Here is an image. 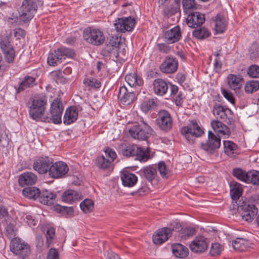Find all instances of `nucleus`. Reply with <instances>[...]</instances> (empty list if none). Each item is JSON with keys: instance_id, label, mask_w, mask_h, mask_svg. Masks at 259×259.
Instances as JSON below:
<instances>
[{"instance_id": "obj_1", "label": "nucleus", "mask_w": 259, "mask_h": 259, "mask_svg": "<svg viewBox=\"0 0 259 259\" xmlns=\"http://www.w3.org/2000/svg\"><path fill=\"white\" fill-rule=\"evenodd\" d=\"M39 3V0H23L19 10L20 21L24 23L30 21L37 12Z\"/></svg>"}, {"instance_id": "obj_2", "label": "nucleus", "mask_w": 259, "mask_h": 259, "mask_svg": "<svg viewBox=\"0 0 259 259\" xmlns=\"http://www.w3.org/2000/svg\"><path fill=\"white\" fill-rule=\"evenodd\" d=\"M47 104V98L45 96L34 99L29 109L30 117L36 121L44 122Z\"/></svg>"}, {"instance_id": "obj_3", "label": "nucleus", "mask_w": 259, "mask_h": 259, "mask_svg": "<svg viewBox=\"0 0 259 259\" xmlns=\"http://www.w3.org/2000/svg\"><path fill=\"white\" fill-rule=\"evenodd\" d=\"M64 108L60 99L56 98L51 104L50 111L43 118L44 122L60 124L62 122V115Z\"/></svg>"}, {"instance_id": "obj_4", "label": "nucleus", "mask_w": 259, "mask_h": 259, "mask_svg": "<svg viewBox=\"0 0 259 259\" xmlns=\"http://www.w3.org/2000/svg\"><path fill=\"white\" fill-rule=\"evenodd\" d=\"M152 131V128L143 119L140 122H135L128 130L132 137L141 140L148 139Z\"/></svg>"}, {"instance_id": "obj_5", "label": "nucleus", "mask_w": 259, "mask_h": 259, "mask_svg": "<svg viewBox=\"0 0 259 259\" xmlns=\"http://www.w3.org/2000/svg\"><path fill=\"white\" fill-rule=\"evenodd\" d=\"M181 133L189 143H194L195 138L201 137L204 132L197 121L194 119L191 120L187 126L182 128Z\"/></svg>"}, {"instance_id": "obj_6", "label": "nucleus", "mask_w": 259, "mask_h": 259, "mask_svg": "<svg viewBox=\"0 0 259 259\" xmlns=\"http://www.w3.org/2000/svg\"><path fill=\"white\" fill-rule=\"evenodd\" d=\"M83 37L88 42L95 46L103 44L105 40L102 31L91 27H88L83 30Z\"/></svg>"}, {"instance_id": "obj_7", "label": "nucleus", "mask_w": 259, "mask_h": 259, "mask_svg": "<svg viewBox=\"0 0 259 259\" xmlns=\"http://www.w3.org/2000/svg\"><path fill=\"white\" fill-rule=\"evenodd\" d=\"M10 249L14 253L22 259L27 258L30 253L29 245L18 238H15L11 241Z\"/></svg>"}, {"instance_id": "obj_8", "label": "nucleus", "mask_w": 259, "mask_h": 259, "mask_svg": "<svg viewBox=\"0 0 259 259\" xmlns=\"http://www.w3.org/2000/svg\"><path fill=\"white\" fill-rule=\"evenodd\" d=\"M242 204L238 206L242 219L247 222H251L256 216L258 209L253 204L242 202Z\"/></svg>"}, {"instance_id": "obj_9", "label": "nucleus", "mask_w": 259, "mask_h": 259, "mask_svg": "<svg viewBox=\"0 0 259 259\" xmlns=\"http://www.w3.org/2000/svg\"><path fill=\"white\" fill-rule=\"evenodd\" d=\"M156 122L159 127L164 132L169 131L172 127V119L169 112L165 110L158 112Z\"/></svg>"}, {"instance_id": "obj_10", "label": "nucleus", "mask_w": 259, "mask_h": 259, "mask_svg": "<svg viewBox=\"0 0 259 259\" xmlns=\"http://www.w3.org/2000/svg\"><path fill=\"white\" fill-rule=\"evenodd\" d=\"M220 145L221 139L211 131H209L207 141L205 143H202L201 148L207 153L212 154L219 148Z\"/></svg>"}, {"instance_id": "obj_11", "label": "nucleus", "mask_w": 259, "mask_h": 259, "mask_svg": "<svg viewBox=\"0 0 259 259\" xmlns=\"http://www.w3.org/2000/svg\"><path fill=\"white\" fill-rule=\"evenodd\" d=\"M53 159L48 156H40L35 159L33 163V169L40 174L49 172Z\"/></svg>"}, {"instance_id": "obj_12", "label": "nucleus", "mask_w": 259, "mask_h": 259, "mask_svg": "<svg viewBox=\"0 0 259 259\" xmlns=\"http://www.w3.org/2000/svg\"><path fill=\"white\" fill-rule=\"evenodd\" d=\"M68 165L64 162L58 161L53 163L49 170V175L54 179L62 178L68 171Z\"/></svg>"}, {"instance_id": "obj_13", "label": "nucleus", "mask_w": 259, "mask_h": 259, "mask_svg": "<svg viewBox=\"0 0 259 259\" xmlns=\"http://www.w3.org/2000/svg\"><path fill=\"white\" fill-rule=\"evenodd\" d=\"M136 21L131 17H122L115 20L114 26L118 32H125L131 31L135 24Z\"/></svg>"}, {"instance_id": "obj_14", "label": "nucleus", "mask_w": 259, "mask_h": 259, "mask_svg": "<svg viewBox=\"0 0 259 259\" xmlns=\"http://www.w3.org/2000/svg\"><path fill=\"white\" fill-rule=\"evenodd\" d=\"M119 39L117 37H111L108 39L105 46L101 50V54L104 56L112 58L114 54L117 51V45H119Z\"/></svg>"}, {"instance_id": "obj_15", "label": "nucleus", "mask_w": 259, "mask_h": 259, "mask_svg": "<svg viewBox=\"0 0 259 259\" xmlns=\"http://www.w3.org/2000/svg\"><path fill=\"white\" fill-rule=\"evenodd\" d=\"M207 239L203 236H197L189 245L191 250L195 253H201L206 250L208 247Z\"/></svg>"}, {"instance_id": "obj_16", "label": "nucleus", "mask_w": 259, "mask_h": 259, "mask_svg": "<svg viewBox=\"0 0 259 259\" xmlns=\"http://www.w3.org/2000/svg\"><path fill=\"white\" fill-rule=\"evenodd\" d=\"M163 37L168 44L178 42L182 37V32L180 26L177 25L164 31Z\"/></svg>"}, {"instance_id": "obj_17", "label": "nucleus", "mask_w": 259, "mask_h": 259, "mask_svg": "<svg viewBox=\"0 0 259 259\" xmlns=\"http://www.w3.org/2000/svg\"><path fill=\"white\" fill-rule=\"evenodd\" d=\"M178 67V62L176 58L169 56L165 57L164 61L161 64L160 69L165 73H172L176 71Z\"/></svg>"}, {"instance_id": "obj_18", "label": "nucleus", "mask_w": 259, "mask_h": 259, "mask_svg": "<svg viewBox=\"0 0 259 259\" xmlns=\"http://www.w3.org/2000/svg\"><path fill=\"white\" fill-rule=\"evenodd\" d=\"M204 15L198 12H195L189 14L186 18L188 26L191 28H197L205 22Z\"/></svg>"}, {"instance_id": "obj_19", "label": "nucleus", "mask_w": 259, "mask_h": 259, "mask_svg": "<svg viewBox=\"0 0 259 259\" xmlns=\"http://www.w3.org/2000/svg\"><path fill=\"white\" fill-rule=\"evenodd\" d=\"M213 114L217 118L226 121L230 116L233 115L231 109L215 103L213 107Z\"/></svg>"}, {"instance_id": "obj_20", "label": "nucleus", "mask_w": 259, "mask_h": 259, "mask_svg": "<svg viewBox=\"0 0 259 259\" xmlns=\"http://www.w3.org/2000/svg\"><path fill=\"white\" fill-rule=\"evenodd\" d=\"M171 230L170 228H163L158 230L156 234L153 235V242L155 244L160 245L166 241L170 236Z\"/></svg>"}, {"instance_id": "obj_21", "label": "nucleus", "mask_w": 259, "mask_h": 259, "mask_svg": "<svg viewBox=\"0 0 259 259\" xmlns=\"http://www.w3.org/2000/svg\"><path fill=\"white\" fill-rule=\"evenodd\" d=\"M78 115V110L76 106L68 107L63 117L64 123L66 125H69L75 122Z\"/></svg>"}, {"instance_id": "obj_22", "label": "nucleus", "mask_w": 259, "mask_h": 259, "mask_svg": "<svg viewBox=\"0 0 259 259\" xmlns=\"http://www.w3.org/2000/svg\"><path fill=\"white\" fill-rule=\"evenodd\" d=\"M153 90L155 94L162 96L168 90V85L166 81L161 78L154 80L153 82Z\"/></svg>"}, {"instance_id": "obj_23", "label": "nucleus", "mask_w": 259, "mask_h": 259, "mask_svg": "<svg viewBox=\"0 0 259 259\" xmlns=\"http://www.w3.org/2000/svg\"><path fill=\"white\" fill-rule=\"evenodd\" d=\"M118 98L124 105H128L135 99V95L133 92H128L126 88L123 86L120 88Z\"/></svg>"}, {"instance_id": "obj_24", "label": "nucleus", "mask_w": 259, "mask_h": 259, "mask_svg": "<svg viewBox=\"0 0 259 259\" xmlns=\"http://www.w3.org/2000/svg\"><path fill=\"white\" fill-rule=\"evenodd\" d=\"M140 173L142 177L151 182L157 176V166L151 165L142 168Z\"/></svg>"}, {"instance_id": "obj_25", "label": "nucleus", "mask_w": 259, "mask_h": 259, "mask_svg": "<svg viewBox=\"0 0 259 259\" xmlns=\"http://www.w3.org/2000/svg\"><path fill=\"white\" fill-rule=\"evenodd\" d=\"M37 179L36 175L31 172H26L21 174L19 178V185L22 187L26 185H32Z\"/></svg>"}, {"instance_id": "obj_26", "label": "nucleus", "mask_w": 259, "mask_h": 259, "mask_svg": "<svg viewBox=\"0 0 259 259\" xmlns=\"http://www.w3.org/2000/svg\"><path fill=\"white\" fill-rule=\"evenodd\" d=\"M121 180L124 186L132 187L137 183L138 178L133 173L128 171H124L121 175Z\"/></svg>"}, {"instance_id": "obj_27", "label": "nucleus", "mask_w": 259, "mask_h": 259, "mask_svg": "<svg viewBox=\"0 0 259 259\" xmlns=\"http://www.w3.org/2000/svg\"><path fill=\"white\" fill-rule=\"evenodd\" d=\"M211 125L213 130L220 135L227 136V137L230 134V131L228 126L218 120H213L211 122Z\"/></svg>"}, {"instance_id": "obj_28", "label": "nucleus", "mask_w": 259, "mask_h": 259, "mask_svg": "<svg viewBox=\"0 0 259 259\" xmlns=\"http://www.w3.org/2000/svg\"><path fill=\"white\" fill-rule=\"evenodd\" d=\"M56 197V195L48 190L43 191L40 192L39 197V201L45 205H51L54 204Z\"/></svg>"}, {"instance_id": "obj_29", "label": "nucleus", "mask_w": 259, "mask_h": 259, "mask_svg": "<svg viewBox=\"0 0 259 259\" xmlns=\"http://www.w3.org/2000/svg\"><path fill=\"white\" fill-rule=\"evenodd\" d=\"M227 79L229 85L231 89L234 90L240 89L243 82L242 77L232 74H229Z\"/></svg>"}, {"instance_id": "obj_30", "label": "nucleus", "mask_w": 259, "mask_h": 259, "mask_svg": "<svg viewBox=\"0 0 259 259\" xmlns=\"http://www.w3.org/2000/svg\"><path fill=\"white\" fill-rule=\"evenodd\" d=\"M173 254L179 258H185L189 254V250L186 246L180 243H176L171 246Z\"/></svg>"}, {"instance_id": "obj_31", "label": "nucleus", "mask_w": 259, "mask_h": 259, "mask_svg": "<svg viewBox=\"0 0 259 259\" xmlns=\"http://www.w3.org/2000/svg\"><path fill=\"white\" fill-rule=\"evenodd\" d=\"M230 186L232 199L234 200L239 199L243 192L242 185L237 182L233 181L230 183Z\"/></svg>"}, {"instance_id": "obj_32", "label": "nucleus", "mask_w": 259, "mask_h": 259, "mask_svg": "<svg viewBox=\"0 0 259 259\" xmlns=\"http://www.w3.org/2000/svg\"><path fill=\"white\" fill-rule=\"evenodd\" d=\"M23 195L26 198L35 200L39 197L40 190L35 187H28L24 188L22 191Z\"/></svg>"}, {"instance_id": "obj_33", "label": "nucleus", "mask_w": 259, "mask_h": 259, "mask_svg": "<svg viewBox=\"0 0 259 259\" xmlns=\"http://www.w3.org/2000/svg\"><path fill=\"white\" fill-rule=\"evenodd\" d=\"M35 84H36L35 78L30 76H26L17 88V92L20 93L28 88L33 87Z\"/></svg>"}, {"instance_id": "obj_34", "label": "nucleus", "mask_w": 259, "mask_h": 259, "mask_svg": "<svg viewBox=\"0 0 259 259\" xmlns=\"http://www.w3.org/2000/svg\"><path fill=\"white\" fill-rule=\"evenodd\" d=\"M233 176L238 180L248 183L249 178V171L246 172L241 168H234L232 171Z\"/></svg>"}, {"instance_id": "obj_35", "label": "nucleus", "mask_w": 259, "mask_h": 259, "mask_svg": "<svg viewBox=\"0 0 259 259\" xmlns=\"http://www.w3.org/2000/svg\"><path fill=\"white\" fill-rule=\"evenodd\" d=\"M117 51L113 55V60L115 61L125 60L126 59V51L124 44L119 41V45H117Z\"/></svg>"}, {"instance_id": "obj_36", "label": "nucleus", "mask_w": 259, "mask_h": 259, "mask_svg": "<svg viewBox=\"0 0 259 259\" xmlns=\"http://www.w3.org/2000/svg\"><path fill=\"white\" fill-rule=\"evenodd\" d=\"M224 147L225 153L230 156H234V154H237L239 153L237 145L233 142L224 141Z\"/></svg>"}, {"instance_id": "obj_37", "label": "nucleus", "mask_w": 259, "mask_h": 259, "mask_svg": "<svg viewBox=\"0 0 259 259\" xmlns=\"http://www.w3.org/2000/svg\"><path fill=\"white\" fill-rule=\"evenodd\" d=\"M137 146L133 144H123L120 150L122 154L126 157H134L136 154Z\"/></svg>"}, {"instance_id": "obj_38", "label": "nucleus", "mask_w": 259, "mask_h": 259, "mask_svg": "<svg viewBox=\"0 0 259 259\" xmlns=\"http://www.w3.org/2000/svg\"><path fill=\"white\" fill-rule=\"evenodd\" d=\"M125 80L131 87H140L143 83L142 78L136 74H127L125 76Z\"/></svg>"}, {"instance_id": "obj_39", "label": "nucleus", "mask_w": 259, "mask_h": 259, "mask_svg": "<svg viewBox=\"0 0 259 259\" xmlns=\"http://www.w3.org/2000/svg\"><path fill=\"white\" fill-rule=\"evenodd\" d=\"M227 22L225 18L217 15L215 20V29L217 33H223L226 28Z\"/></svg>"}, {"instance_id": "obj_40", "label": "nucleus", "mask_w": 259, "mask_h": 259, "mask_svg": "<svg viewBox=\"0 0 259 259\" xmlns=\"http://www.w3.org/2000/svg\"><path fill=\"white\" fill-rule=\"evenodd\" d=\"M135 156L136 160H138L140 162H145L150 158L149 151L145 150L144 148L137 147Z\"/></svg>"}, {"instance_id": "obj_41", "label": "nucleus", "mask_w": 259, "mask_h": 259, "mask_svg": "<svg viewBox=\"0 0 259 259\" xmlns=\"http://www.w3.org/2000/svg\"><path fill=\"white\" fill-rule=\"evenodd\" d=\"M193 35L198 39H204L210 35V32L204 27L195 28Z\"/></svg>"}, {"instance_id": "obj_42", "label": "nucleus", "mask_w": 259, "mask_h": 259, "mask_svg": "<svg viewBox=\"0 0 259 259\" xmlns=\"http://www.w3.org/2000/svg\"><path fill=\"white\" fill-rule=\"evenodd\" d=\"M248 240L243 238H237L233 241L232 245L235 250L239 251H245L247 247Z\"/></svg>"}, {"instance_id": "obj_43", "label": "nucleus", "mask_w": 259, "mask_h": 259, "mask_svg": "<svg viewBox=\"0 0 259 259\" xmlns=\"http://www.w3.org/2000/svg\"><path fill=\"white\" fill-rule=\"evenodd\" d=\"M64 73L58 70L52 71L50 73L52 79L57 83L64 84L66 82V79L64 76Z\"/></svg>"}, {"instance_id": "obj_44", "label": "nucleus", "mask_w": 259, "mask_h": 259, "mask_svg": "<svg viewBox=\"0 0 259 259\" xmlns=\"http://www.w3.org/2000/svg\"><path fill=\"white\" fill-rule=\"evenodd\" d=\"M78 194L76 191L69 190L65 191L62 195V200L66 202H71L77 200Z\"/></svg>"}, {"instance_id": "obj_45", "label": "nucleus", "mask_w": 259, "mask_h": 259, "mask_svg": "<svg viewBox=\"0 0 259 259\" xmlns=\"http://www.w3.org/2000/svg\"><path fill=\"white\" fill-rule=\"evenodd\" d=\"M157 106V104L154 99H151L144 101L141 105V109L143 112L147 113L150 110L154 109Z\"/></svg>"}, {"instance_id": "obj_46", "label": "nucleus", "mask_w": 259, "mask_h": 259, "mask_svg": "<svg viewBox=\"0 0 259 259\" xmlns=\"http://www.w3.org/2000/svg\"><path fill=\"white\" fill-rule=\"evenodd\" d=\"M259 89V81L252 80L246 82L245 85V91L247 93H252Z\"/></svg>"}, {"instance_id": "obj_47", "label": "nucleus", "mask_w": 259, "mask_h": 259, "mask_svg": "<svg viewBox=\"0 0 259 259\" xmlns=\"http://www.w3.org/2000/svg\"><path fill=\"white\" fill-rule=\"evenodd\" d=\"M97 166L103 169H106L109 167L111 162L108 158H106L104 156L102 155L98 157L96 159Z\"/></svg>"}, {"instance_id": "obj_48", "label": "nucleus", "mask_w": 259, "mask_h": 259, "mask_svg": "<svg viewBox=\"0 0 259 259\" xmlns=\"http://www.w3.org/2000/svg\"><path fill=\"white\" fill-rule=\"evenodd\" d=\"M58 54L61 57V59H65V58H72L74 57L75 53L74 51L69 48H60L56 50Z\"/></svg>"}, {"instance_id": "obj_49", "label": "nucleus", "mask_w": 259, "mask_h": 259, "mask_svg": "<svg viewBox=\"0 0 259 259\" xmlns=\"http://www.w3.org/2000/svg\"><path fill=\"white\" fill-rule=\"evenodd\" d=\"M80 207L85 213L91 212L94 208V202L91 199H86L80 203Z\"/></svg>"}, {"instance_id": "obj_50", "label": "nucleus", "mask_w": 259, "mask_h": 259, "mask_svg": "<svg viewBox=\"0 0 259 259\" xmlns=\"http://www.w3.org/2000/svg\"><path fill=\"white\" fill-rule=\"evenodd\" d=\"M57 53V51H55L54 53H49L47 60L49 65L55 66L61 62V57Z\"/></svg>"}, {"instance_id": "obj_51", "label": "nucleus", "mask_w": 259, "mask_h": 259, "mask_svg": "<svg viewBox=\"0 0 259 259\" xmlns=\"http://www.w3.org/2000/svg\"><path fill=\"white\" fill-rule=\"evenodd\" d=\"M0 45L3 52L14 50L11 42L10 41L9 37L7 36H5L1 38Z\"/></svg>"}, {"instance_id": "obj_52", "label": "nucleus", "mask_w": 259, "mask_h": 259, "mask_svg": "<svg viewBox=\"0 0 259 259\" xmlns=\"http://www.w3.org/2000/svg\"><path fill=\"white\" fill-rule=\"evenodd\" d=\"M180 11V9L178 6L174 5H169L165 7L163 10V14L164 16L169 17L175 15L176 13Z\"/></svg>"}, {"instance_id": "obj_53", "label": "nucleus", "mask_w": 259, "mask_h": 259, "mask_svg": "<svg viewBox=\"0 0 259 259\" xmlns=\"http://www.w3.org/2000/svg\"><path fill=\"white\" fill-rule=\"evenodd\" d=\"M249 54L251 59H255L259 57V44L253 43L249 48Z\"/></svg>"}, {"instance_id": "obj_54", "label": "nucleus", "mask_w": 259, "mask_h": 259, "mask_svg": "<svg viewBox=\"0 0 259 259\" xmlns=\"http://www.w3.org/2000/svg\"><path fill=\"white\" fill-rule=\"evenodd\" d=\"M181 229V237L184 239L194 235L196 233V230L193 227H188Z\"/></svg>"}, {"instance_id": "obj_55", "label": "nucleus", "mask_w": 259, "mask_h": 259, "mask_svg": "<svg viewBox=\"0 0 259 259\" xmlns=\"http://www.w3.org/2000/svg\"><path fill=\"white\" fill-rule=\"evenodd\" d=\"M55 209L62 215H71L73 213V208L71 207L58 205L56 206Z\"/></svg>"}, {"instance_id": "obj_56", "label": "nucleus", "mask_w": 259, "mask_h": 259, "mask_svg": "<svg viewBox=\"0 0 259 259\" xmlns=\"http://www.w3.org/2000/svg\"><path fill=\"white\" fill-rule=\"evenodd\" d=\"M259 185V171L256 170L249 171V178L248 184Z\"/></svg>"}, {"instance_id": "obj_57", "label": "nucleus", "mask_w": 259, "mask_h": 259, "mask_svg": "<svg viewBox=\"0 0 259 259\" xmlns=\"http://www.w3.org/2000/svg\"><path fill=\"white\" fill-rule=\"evenodd\" d=\"M222 250V246L218 243H212L209 254L213 256L220 254Z\"/></svg>"}, {"instance_id": "obj_58", "label": "nucleus", "mask_w": 259, "mask_h": 259, "mask_svg": "<svg viewBox=\"0 0 259 259\" xmlns=\"http://www.w3.org/2000/svg\"><path fill=\"white\" fill-rule=\"evenodd\" d=\"M247 74L253 78L259 77V66L256 65H251L247 70Z\"/></svg>"}, {"instance_id": "obj_59", "label": "nucleus", "mask_w": 259, "mask_h": 259, "mask_svg": "<svg viewBox=\"0 0 259 259\" xmlns=\"http://www.w3.org/2000/svg\"><path fill=\"white\" fill-rule=\"evenodd\" d=\"M83 83L89 87L96 88H99L101 86V82L93 78L84 79Z\"/></svg>"}, {"instance_id": "obj_60", "label": "nucleus", "mask_w": 259, "mask_h": 259, "mask_svg": "<svg viewBox=\"0 0 259 259\" xmlns=\"http://www.w3.org/2000/svg\"><path fill=\"white\" fill-rule=\"evenodd\" d=\"M4 57L6 61L8 63H12L13 62L15 54L14 50H11L10 51H7L3 52Z\"/></svg>"}, {"instance_id": "obj_61", "label": "nucleus", "mask_w": 259, "mask_h": 259, "mask_svg": "<svg viewBox=\"0 0 259 259\" xmlns=\"http://www.w3.org/2000/svg\"><path fill=\"white\" fill-rule=\"evenodd\" d=\"M157 168L162 177H167L166 175L167 174V169L166 168V165L164 161H160L158 163Z\"/></svg>"}, {"instance_id": "obj_62", "label": "nucleus", "mask_w": 259, "mask_h": 259, "mask_svg": "<svg viewBox=\"0 0 259 259\" xmlns=\"http://www.w3.org/2000/svg\"><path fill=\"white\" fill-rule=\"evenodd\" d=\"M55 230L53 228H49L46 233L47 243L48 244V247L49 246V244H51L54 239L55 235Z\"/></svg>"}, {"instance_id": "obj_63", "label": "nucleus", "mask_w": 259, "mask_h": 259, "mask_svg": "<svg viewBox=\"0 0 259 259\" xmlns=\"http://www.w3.org/2000/svg\"><path fill=\"white\" fill-rule=\"evenodd\" d=\"M158 50L162 53H168L170 50V47L167 44L159 43L157 44Z\"/></svg>"}, {"instance_id": "obj_64", "label": "nucleus", "mask_w": 259, "mask_h": 259, "mask_svg": "<svg viewBox=\"0 0 259 259\" xmlns=\"http://www.w3.org/2000/svg\"><path fill=\"white\" fill-rule=\"evenodd\" d=\"M47 259H59L58 250L54 248H51L48 253Z\"/></svg>"}]
</instances>
